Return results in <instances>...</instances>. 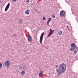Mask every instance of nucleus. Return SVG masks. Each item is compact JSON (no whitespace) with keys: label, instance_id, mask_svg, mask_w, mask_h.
Here are the masks:
<instances>
[{"label":"nucleus","instance_id":"nucleus-16","mask_svg":"<svg viewBox=\"0 0 78 78\" xmlns=\"http://www.w3.org/2000/svg\"><path fill=\"white\" fill-rule=\"evenodd\" d=\"M42 20H46V18H45V17L44 16L43 17Z\"/></svg>","mask_w":78,"mask_h":78},{"label":"nucleus","instance_id":"nucleus-10","mask_svg":"<svg viewBox=\"0 0 78 78\" xmlns=\"http://www.w3.org/2000/svg\"><path fill=\"white\" fill-rule=\"evenodd\" d=\"M62 34V31H59L57 33V35L58 36H60V35H61Z\"/></svg>","mask_w":78,"mask_h":78},{"label":"nucleus","instance_id":"nucleus-12","mask_svg":"<svg viewBox=\"0 0 78 78\" xmlns=\"http://www.w3.org/2000/svg\"><path fill=\"white\" fill-rule=\"evenodd\" d=\"M25 13L26 14H29V13H30V10H27L25 11Z\"/></svg>","mask_w":78,"mask_h":78},{"label":"nucleus","instance_id":"nucleus-24","mask_svg":"<svg viewBox=\"0 0 78 78\" xmlns=\"http://www.w3.org/2000/svg\"><path fill=\"white\" fill-rule=\"evenodd\" d=\"M13 37H15V36H16V35L15 34H13Z\"/></svg>","mask_w":78,"mask_h":78},{"label":"nucleus","instance_id":"nucleus-28","mask_svg":"<svg viewBox=\"0 0 78 78\" xmlns=\"http://www.w3.org/2000/svg\"><path fill=\"white\" fill-rule=\"evenodd\" d=\"M1 2V1H0V3Z\"/></svg>","mask_w":78,"mask_h":78},{"label":"nucleus","instance_id":"nucleus-9","mask_svg":"<svg viewBox=\"0 0 78 78\" xmlns=\"http://www.w3.org/2000/svg\"><path fill=\"white\" fill-rule=\"evenodd\" d=\"M28 42H31L32 41V38L30 36H28Z\"/></svg>","mask_w":78,"mask_h":78},{"label":"nucleus","instance_id":"nucleus-4","mask_svg":"<svg viewBox=\"0 0 78 78\" xmlns=\"http://www.w3.org/2000/svg\"><path fill=\"white\" fill-rule=\"evenodd\" d=\"M44 32H43L41 34L40 37V42L42 45V39H43V37H44Z\"/></svg>","mask_w":78,"mask_h":78},{"label":"nucleus","instance_id":"nucleus-3","mask_svg":"<svg viewBox=\"0 0 78 78\" xmlns=\"http://www.w3.org/2000/svg\"><path fill=\"white\" fill-rule=\"evenodd\" d=\"M54 32H55V30H53L52 29H51L50 28V32L48 35L47 37H48L49 36H51V35L53 34Z\"/></svg>","mask_w":78,"mask_h":78},{"label":"nucleus","instance_id":"nucleus-15","mask_svg":"<svg viewBox=\"0 0 78 78\" xmlns=\"http://www.w3.org/2000/svg\"><path fill=\"white\" fill-rule=\"evenodd\" d=\"M25 73V71H23L21 72V74L22 75H24Z\"/></svg>","mask_w":78,"mask_h":78},{"label":"nucleus","instance_id":"nucleus-11","mask_svg":"<svg viewBox=\"0 0 78 78\" xmlns=\"http://www.w3.org/2000/svg\"><path fill=\"white\" fill-rule=\"evenodd\" d=\"M51 18H49L48 19L47 22V24L48 25L49 24V23H50V21H51Z\"/></svg>","mask_w":78,"mask_h":78},{"label":"nucleus","instance_id":"nucleus-20","mask_svg":"<svg viewBox=\"0 0 78 78\" xmlns=\"http://www.w3.org/2000/svg\"><path fill=\"white\" fill-rule=\"evenodd\" d=\"M77 53V52L76 51H74V53L75 54H76Z\"/></svg>","mask_w":78,"mask_h":78},{"label":"nucleus","instance_id":"nucleus-27","mask_svg":"<svg viewBox=\"0 0 78 78\" xmlns=\"http://www.w3.org/2000/svg\"><path fill=\"white\" fill-rule=\"evenodd\" d=\"M7 11V10H5V12H6V11Z\"/></svg>","mask_w":78,"mask_h":78},{"label":"nucleus","instance_id":"nucleus-1","mask_svg":"<svg viewBox=\"0 0 78 78\" xmlns=\"http://www.w3.org/2000/svg\"><path fill=\"white\" fill-rule=\"evenodd\" d=\"M59 67V69L58 72L57 74L58 76L61 75V73L64 72L66 71V65L64 63H62L60 65Z\"/></svg>","mask_w":78,"mask_h":78},{"label":"nucleus","instance_id":"nucleus-13","mask_svg":"<svg viewBox=\"0 0 78 78\" xmlns=\"http://www.w3.org/2000/svg\"><path fill=\"white\" fill-rule=\"evenodd\" d=\"M23 22V21H22V20L21 19L20 20L19 23H20V24H22Z\"/></svg>","mask_w":78,"mask_h":78},{"label":"nucleus","instance_id":"nucleus-29","mask_svg":"<svg viewBox=\"0 0 78 78\" xmlns=\"http://www.w3.org/2000/svg\"><path fill=\"white\" fill-rule=\"evenodd\" d=\"M27 10H29V9H27Z\"/></svg>","mask_w":78,"mask_h":78},{"label":"nucleus","instance_id":"nucleus-8","mask_svg":"<svg viewBox=\"0 0 78 78\" xmlns=\"http://www.w3.org/2000/svg\"><path fill=\"white\" fill-rule=\"evenodd\" d=\"M9 5H10V3H8L6 6L5 8V10H8V9H9Z\"/></svg>","mask_w":78,"mask_h":78},{"label":"nucleus","instance_id":"nucleus-25","mask_svg":"<svg viewBox=\"0 0 78 78\" xmlns=\"http://www.w3.org/2000/svg\"><path fill=\"white\" fill-rule=\"evenodd\" d=\"M26 2H27V3H29V0H28L26 1Z\"/></svg>","mask_w":78,"mask_h":78},{"label":"nucleus","instance_id":"nucleus-17","mask_svg":"<svg viewBox=\"0 0 78 78\" xmlns=\"http://www.w3.org/2000/svg\"><path fill=\"white\" fill-rule=\"evenodd\" d=\"M2 67V63H0V68L1 69Z\"/></svg>","mask_w":78,"mask_h":78},{"label":"nucleus","instance_id":"nucleus-18","mask_svg":"<svg viewBox=\"0 0 78 78\" xmlns=\"http://www.w3.org/2000/svg\"><path fill=\"white\" fill-rule=\"evenodd\" d=\"M52 17H53V18H55V17H56V16H55V15H53L52 16Z\"/></svg>","mask_w":78,"mask_h":78},{"label":"nucleus","instance_id":"nucleus-26","mask_svg":"<svg viewBox=\"0 0 78 78\" xmlns=\"http://www.w3.org/2000/svg\"><path fill=\"white\" fill-rule=\"evenodd\" d=\"M58 65H56V68H58Z\"/></svg>","mask_w":78,"mask_h":78},{"label":"nucleus","instance_id":"nucleus-19","mask_svg":"<svg viewBox=\"0 0 78 78\" xmlns=\"http://www.w3.org/2000/svg\"><path fill=\"white\" fill-rule=\"evenodd\" d=\"M26 69V67L25 66H23V70H25Z\"/></svg>","mask_w":78,"mask_h":78},{"label":"nucleus","instance_id":"nucleus-23","mask_svg":"<svg viewBox=\"0 0 78 78\" xmlns=\"http://www.w3.org/2000/svg\"><path fill=\"white\" fill-rule=\"evenodd\" d=\"M61 8L60 7H59L58 8V9H58V10H61Z\"/></svg>","mask_w":78,"mask_h":78},{"label":"nucleus","instance_id":"nucleus-6","mask_svg":"<svg viewBox=\"0 0 78 78\" xmlns=\"http://www.w3.org/2000/svg\"><path fill=\"white\" fill-rule=\"evenodd\" d=\"M76 46H74L73 47H71L70 49H69V50L71 51H73L74 50V49H76Z\"/></svg>","mask_w":78,"mask_h":78},{"label":"nucleus","instance_id":"nucleus-14","mask_svg":"<svg viewBox=\"0 0 78 78\" xmlns=\"http://www.w3.org/2000/svg\"><path fill=\"white\" fill-rule=\"evenodd\" d=\"M71 47H73V46H76L75 44L74 43H73L71 44Z\"/></svg>","mask_w":78,"mask_h":78},{"label":"nucleus","instance_id":"nucleus-2","mask_svg":"<svg viewBox=\"0 0 78 78\" xmlns=\"http://www.w3.org/2000/svg\"><path fill=\"white\" fill-rule=\"evenodd\" d=\"M11 65V61L8 60L6 61L5 63V67H9Z\"/></svg>","mask_w":78,"mask_h":78},{"label":"nucleus","instance_id":"nucleus-21","mask_svg":"<svg viewBox=\"0 0 78 78\" xmlns=\"http://www.w3.org/2000/svg\"><path fill=\"white\" fill-rule=\"evenodd\" d=\"M37 11V13H39L40 12H39V11H37V10L36 11V12Z\"/></svg>","mask_w":78,"mask_h":78},{"label":"nucleus","instance_id":"nucleus-22","mask_svg":"<svg viewBox=\"0 0 78 78\" xmlns=\"http://www.w3.org/2000/svg\"><path fill=\"white\" fill-rule=\"evenodd\" d=\"M12 1L13 2H15L17 1V0H12Z\"/></svg>","mask_w":78,"mask_h":78},{"label":"nucleus","instance_id":"nucleus-7","mask_svg":"<svg viewBox=\"0 0 78 78\" xmlns=\"http://www.w3.org/2000/svg\"><path fill=\"white\" fill-rule=\"evenodd\" d=\"M43 72H44L43 70H41L40 71V73L39 74V76H40V77H41V76H42V75H43Z\"/></svg>","mask_w":78,"mask_h":78},{"label":"nucleus","instance_id":"nucleus-5","mask_svg":"<svg viewBox=\"0 0 78 78\" xmlns=\"http://www.w3.org/2000/svg\"><path fill=\"white\" fill-rule=\"evenodd\" d=\"M60 16H61V17H63V16H64L66 14H65V12L63 10L61 11L60 13Z\"/></svg>","mask_w":78,"mask_h":78}]
</instances>
